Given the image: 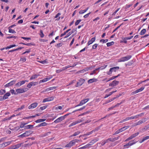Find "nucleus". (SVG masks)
Segmentation results:
<instances>
[{"mask_svg": "<svg viewBox=\"0 0 149 149\" xmlns=\"http://www.w3.org/2000/svg\"><path fill=\"white\" fill-rule=\"evenodd\" d=\"M132 57V56L128 55L126 56L120 58L119 61L120 62H124L128 61Z\"/></svg>", "mask_w": 149, "mask_h": 149, "instance_id": "1", "label": "nucleus"}, {"mask_svg": "<svg viewBox=\"0 0 149 149\" xmlns=\"http://www.w3.org/2000/svg\"><path fill=\"white\" fill-rule=\"evenodd\" d=\"M28 90L27 88H25L23 89L19 88L16 90V92H17V94L22 93L26 92Z\"/></svg>", "mask_w": 149, "mask_h": 149, "instance_id": "2", "label": "nucleus"}, {"mask_svg": "<svg viewBox=\"0 0 149 149\" xmlns=\"http://www.w3.org/2000/svg\"><path fill=\"white\" fill-rule=\"evenodd\" d=\"M96 141H95V140H92L91 142H90L91 143H92V144L88 143L83 147L79 148V149H84L85 148H87L89 146L91 145L92 144L95 143Z\"/></svg>", "mask_w": 149, "mask_h": 149, "instance_id": "3", "label": "nucleus"}, {"mask_svg": "<svg viewBox=\"0 0 149 149\" xmlns=\"http://www.w3.org/2000/svg\"><path fill=\"white\" fill-rule=\"evenodd\" d=\"M134 140H132L130 141L128 143L124 145V147L126 148H128L130 146H131L136 143Z\"/></svg>", "mask_w": 149, "mask_h": 149, "instance_id": "4", "label": "nucleus"}, {"mask_svg": "<svg viewBox=\"0 0 149 149\" xmlns=\"http://www.w3.org/2000/svg\"><path fill=\"white\" fill-rule=\"evenodd\" d=\"M31 134L29 131H26L24 133L18 136V137L23 138L24 137H26L29 136Z\"/></svg>", "mask_w": 149, "mask_h": 149, "instance_id": "5", "label": "nucleus"}, {"mask_svg": "<svg viewBox=\"0 0 149 149\" xmlns=\"http://www.w3.org/2000/svg\"><path fill=\"white\" fill-rule=\"evenodd\" d=\"M83 120H78L75 121L73 122L72 123H71L68 126L69 127H70L72 126L75 125L77 124L80 123L81 122H82Z\"/></svg>", "mask_w": 149, "mask_h": 149, "instance_id": "6", "label": "nucleus"}, {"mask_svg": "<svg viewBox=\"0 0 149 149\" xmlns=\"http://www.w3.org/2000/svg\"><path fill=\"white\" fill-rule=\"evenodd\" d=\"M16 81V80L14 79L10 81L9 83L5 85L4 86L5 87H7L11 86L15 83Z\"/></svg>", "mask_w": 149, "mask_h": 149, "instance_id": "7", "label": "nucleus"}, {"mask_svg": "<svg viewBox=\"0 0 149 149\" xmlns=\"http://www.w3.org/2000/svg\"><path fill=\"white\" fill-rule=\"evenodd\" d=\"M85 81V80L81 78L79 79V82L77 83L76 87H77L81 86L82 85Z\"/></svg>", "mask_w": 149, "mask_h": 149, "instance_id": "8", "label": "nucleus"}, {"mask_svg": "<svg viewBox=\"0 0 149 149\" xmlns=\"http://www.w3.org/2000/svg\"><path fill=\"white\" fill-rule=\"evenodd\" d=\"M119 83V81L116 80L113 81L111 83H109V86L114 87L118 85Z\"/></svg>", "mask_w": 149, "mask_h": 149, "instance_id": "9", "label": "nucleus"}, {"mask_svg": "<svg viewBox=\"0 0 149 149\" xmlns=\"http://www.w3.org/2000/svg\"><path fill=\"white\" fill-rule=\"evenodd\" d=\"M22 144H18L15 145H12L9 147L8 149H16L18 148L21 146Z\"/></svg>", "mask_w": 149, "mask_h": 149, "instance_id": "10", "label": "nucleus"}, {"mask_svg": "<svg viewBox=\"0 0 149 149\" xmlns=\"http://www.w3.org/2000/svg\"><path fill=\"white\" fill-rule=\"evenodd\" d=\"M144 88H145L144 87H141L139 89L137 90H136L135 91L132 92L131 93V94L132 95H134L139 92H141L144 90Z\"/></svg>", "mask_w": 149, "mask_h": 149, "instance_id": "11", "label": "nucleus"}, {"mask_svg": "<svg viewBox=\"0 0 149 149\" xmlns=\"http://www.w3.org/2000/svg\"><path fill=\"white\" fill-rule=\"evenodd\" d=\"M64 119V116H61L54 121V123H58Z\"/></svg>", "mask_w": 149, "mask_h": 149, "instance_id": "12", "label": "nucleus"}, {"mask_svg": "<svg viewBox=\"0 0 149 149\" xmlns=\"http://www.w3.org/2000/svg\"><path fill=\"white\" fill-rule=\"evenodd\" d=\"M38 103L37 102H35L31 104L28 107L29 109H32L36 108L38 105Z\"/></svg>", "mask_w": 149, "mask_h": 149, "instance_id": "13", "label": "nucleus"}, {"mask_svg": "<svg viewBox=\"0 0 149 149\" xmlns=\"http://www.w3.org/2000/svg\"><path fill=\"white\" fill-rule=\"evenodd\" d=\"M54 99V97H48L43 99L42 102L44 103L47 102H49L53 100Z\"/></svg>", "mask_w": 149, "mask_h": 149, "instance_id": "14", "label": "nucleus"}, {"mask_svg": "<svg viewBox=\"0 0 149 149\" xmlns=\"http://www.w3.org/2000/svg\"><path fill=\"white\" fill-rule=\"evenodd\" d=\"M74 145V143L72 140L65 146V147L70 148Z\"/></svg>", "mask_w": 149, "mask_h": 149, "instance_id": "15", "label": "nucleus"}, {"mask_svg": "<svg viewBox=\"0 0 149 149\" xmlns=\"http://www.w3.org/2000/svg\"><path fill=\"white\" fill-rule=\"evenodd\" d=\"M95 40V37H94L91 38V40H89L88 42L87 45H89L91 44H92Z\"/></svg>", "mask_w": 149, "mask_h": 149, "instance_id": "16", "label": "nucleus"}, {"mask_svg": "<svg viewBox=\"0 0 149 149\" xmlns=\"http://www.w3.org/2000/svg\"><path fill=\"white\" fill-rule=\"evenodd\" d=\"M10 94L9 92H7L4 95L3 97L4 100L7 99L8 98V97L10 95Z\"/></svg>", "mask_w": 149, "mask_h": 149, "instance_id": "17", "label": "nucleus"}, {"mask_svg": "<svg viewBox=\"0 0 149 149\" xmlns=\"http://www.w3.org/2000/svg\"><path fill=\"white\" fill-rule=\"evenodd\" d=\"M146 118H144L142 120H140L139 121L137 122L138 125H140L143 123L145 122L146 121Z\"/></svg>", "mask_w": 149, "mask_h": 149, "instance_id": "18", "label": "nucleus"}, {"mask_svg": "<svg viewBox=\"0 0 149 149\" xmlns=\"http://www.w3.org/2000/svg\"><path fill=\"white\" fill-rule=\"evenodd\" d=\"M51 79V78H45L42 80H40L39 81V83L40 84L42 82H46L47 81L49 80V79Z\"/></svg>", "mask_w": 149, "mask_h": 149, "instance_id": "19", "label": "nucleus"}, {"mask_svg": "<svg viewBox=\"0 0 149 149\" xmlns=\"http://www.w3.org/2000/svg\"><path fill=\"white\" fill-rule=\"evenodd\" d=\"M129 126H126L123 127H122V128L119 129V130H120V132H121L125 130L126 129H127L128 128H129Z\"/></svg>", "mask_w": 149, "mask_h": 149, "instance_id": "20", "label": "nucleus"}, {"mask_svg": "<svg viewBox=\"0 0 149 149\" xmlns=\"http://www.w3.org/2000/svg\"><path fill=\"white\" fill-rule=\"evenodd\" d=\"M97 81V79L95 78H93L91 79H89L88 81V83H92L96 81Z\"/></svg>", "mask_w": 149, "mask_h": 149, "instance_id": "21", "label": "nucleus"}, {"mask_svg": "<svg viewBox=\"0 0 149 149\" xmlns=\"http://www.w3.org/2000/svg\"><path fill=\"white\" fill-rule=\"evenodd\" d=\"M47 124L48 123L45 122H43L38 125L36 127H40L45 126L47 125Z\"/></svg>", "mask_w": 149, "mask_h": 149, "instance_id": "22", "label": "nucleus"}, {"mask_svg": "<svg viewBox=\"0 0 149 149\" xmlns=\"http://www.w3.org/2000/svg\"><path fill=\"white\" fill-rule=\"evenodd\" d=\"M39 76V74H35L33 75L31 77L30 80H31L33 79H35L37 78Z\"/></svg>", "mask_w": 149, "mask_h": 149, "instance_id": "23", "label": "nucleus"}, {"mask_svg": "<svg viewBox=\"0 0 149 149\" xmlns=\"http://www.w3.org/2000/svg\"><path fill=\"white\" fill-rule=\"evenodd\" d=\"M119 67L118 66L115 67L110 68V69L112 71V72H116L117 70H118Z\"/></svg>", "mask_w": 149, "mask_h": 149, "instance_id": "24", "label": "nucleus"}, {"mask_svg": "<svg viewBox=\"0 0 149 149\" xmlns=\"http://www.w3.org/2000/svg\"><path fill=\"white\" fill-rule=\"evenodd\" d=\"M122 40H121L120 41V42L121 43H126L127 42V38H122Z\"/></svg>", "mask_w": 149, "mask_h": 149, "instance_id": "25", "label": "nucleus"}, {"mask_svg": "<svg viewBox=\"0 0 149 149\" xmlns=\"http://www.w3.org/2000/svg\"><path fill=\"white\" fill-rule=\"evenodd\" d=\"M11 143V141H8L7 142H5L4 143H3L2 144V146H6L8 145H9Z\"/></svg>", "mask_w": 149, "mask_h": 149, "instance_id": "26", "label": "nucleus"}, {"mask_svg": "<svg viewBox=\"0 0 149 149\" xmlns=\"http://www.w3.org/2000/svg\"><path fill=\"white\" fill-rule=\"evenodd\" d=\"M117 91H113L111 92H110L109 94L106 95L105 96L104 98H107L110 96L113 93L116 92Z\"/></svg>", "mask_w": 149, "mask_h": 149, "instance_id": "27", "label": "nucleus"}, {"mask_svg": "<svg viewBox=\"0 0 149 149\" xmlns=\"http://www.w3.org/2000/svg\"><path fill=\"white\" fill-rule=\"evenodd\" d=\"M46 119H39L35 121V122L38 123H39L41 122H42L45 121L46 120Z\"/></svg>", "mask_w": 149, "mask_h": 149, "instance_id": "28", "label": "nucleus"}, {"mask_svg": "<svg viewBox=\"0 0 149 149\" xmlns=\"http://www.w3.org/2000/svg\"><path fill=\"white\" fill-rule=\"evenodd\" d=\"M88 9L89 8L88 7L85 10H81L79 11V13L80 14H83L85 13L88 10Z\"/></svg>", "mask_w": 149, "mask_h": 149, "instance_id": "29", "label": "nucleus"}, {"mask_svg": "<svg viewBox=\"0 0 149 149\" xmlns=\"http://www.w3.org/2000/svg\"><path fill=\"white\" fill-rule=\"evenodd\" d=\"M80 133V131H78L77 132L74 133L73 134L71 135L70 136V137H72V136H76L77 135H78Z\"/></svg>", "mask_w": 149, "mask_h": 149, "instance_id": "30", "label": "nucleus"}, {"mask_svg": "<svg viewBox=\"0 0 149 149\" xmlns=\"http://www.w3.org/2000/svg\"><path fill=\"white\" fill-rule=\"evenodd\" d=\"M85 104V103L84 101V100H82L81 101V102H80L79 104L76 105V106H75V107H77L79 106H81V105H83V104Z\"/></svg>", "mask_w": 149, "mask_h": 149, "instance_id": "31", "label": "nucleus"}, {"mask_svg": "<svg viewBox=\"0 0 149 149\" xmlns=\"http://www.w3.org/2000/svg\"><path fill=\"white\" fill-rule=\"evenodd\" d=\"M95 130H93L91 132H88L86 134H84V136H86L92 134L93 132H95Z\"/></svg>", "mask_w": 149, "mask_h": 149, "instance_id": "32", "label": "nucleus"}, {"mask_svg": "<svg viewBox=\"0 0 149 149\" xmlns=\"http://www.w3.org/2000/svg\"><path fill=\"white\" fill-rule=\"evenodd\" d=\"M70 30H71L70 29H69L67 30L66 31L64 32L63 33H62L61 35L60 36L61 37H62L63 36L65 35L66 34V33H68L69 31Z\"/></svg>", "mask_w": 149, "mask_h": 149, "instance_id": "33", "label": "nucleus"}, {"mask_svg": "<svg viewBox=\"0 0 149 149\" xmlns=\"http://www.w3.org/2000/svg\"><path fill=\"white\" fill-rule=\"evenodd\" d=\"M8 29L9 30L8 32L10 33H16L15 31L11 29V28H8Z\"/></svg>", "mask_w": 149, "mask_h": 149, "instance_id": "34", "label": "nucleus"}, {"mask_svg": "<svg viewBox=\"0 0 149 149\" xmlns=\"http://www.w3.org/2000/svg\"><path fill=\"white\" fill-rule=\"evenodd\" d=\"M57 87L56 86H53L52 87H49L48 88H47V91H49L50 90H54L57 88Z\"/></svg>", "mask_w": 149, "mask_h": 149, "instance_id": "35", "label": "nucleus"}, {"mask_svg": "<svg viewBox=\"0 0 149 149\" xmlns=\"http://www.w3.org/2000/svg\"><path fill=\"white\" fill-rule=\"evenodd\" d=\"M146 31V30L145 29H143L141 31L140 34L141 35H143L145 33Z\"/></svg>", "mask_w": 149, "mask_h": 149, "instance_id": "36", "label": "nucleus"}, {"mask_svg": "<svg viewBox=\"0 0 149 149\" xmlns=\"http://www.w3.org/2000/svg\"><path fill=\"white\" fill-rule=\"evenodd\" d=\"M114 44V42L112 41L110 42H108L107 43V47H109L110 46Z\"/></svg>", "mask_w": 149, "mask_h": 149, "instance_id": "37", "label": "nucleus"}, {"mask_svg": "<svg viewBox=\"0 0 149 149\" xmlns=\"http://www.w3.org/2000/svg\"><path fill=\"white\" fill-rule=\"evenodd\" d=\"M32 84V86H36L38 84V82L36 81H32L30 82Z\"/></svg>", "mask_w": 149, "mask_h": 149, "instance_id": "38", "label": "nucleus"}, {"mask_svg": "<svg viewBox=\"0 0 149 149\" xmlns=\"http://www.w3.org/2000/svg\"><path fill=\"white\" fill-rule=\"evenodd\" d=\"M16 46V45H9V46H7L6 47V49H10L12 47H15Z\"/></svg>", "mask_w": 149, "mask_h": 149, "instance_id": "39", "label": "nucleus"}, {"mask_svg": "<svg viewBox=\"0 0 149 149\" xmlns=\"http://www.w3.org/2000/svg\"><path fill=\"white\" fill-rule=\"evenodd\" d=\"M108 41V39L104 40L103 39L100 40V42H102L103 43H105Z\"/></svg>", "mask_w": 149, "mask_h": 149, "instance_id": "40", "label": "nucleus"}, {"mask_svg": "<svg viewBox=\"0 0 149 149\" xmlns=\"http://www.w3.org/2000/svg\"><path fill=\"white\" fill-rule=\"evenodd\" d=\"M6 93L5 90L1 89L0 91V95H3Z\"/></svg>", "mask_w": 149, "mask_h": 149, "instance_id": "41", "label": "nucleus"}, {"mask_svg": "<svg viewBox=\"0 0 149 149\" xmlns=\"http://www.w3.org/2000/svg\"><path fill=\"white\" fill-rule=\"evenodd\" d=\"M29 123V122H28L27 123H22L20 125V127L21 128H23L24 126L25 125H26L28 123Z\"/></svg>", "mask_w": 149, "mask_h": 149, "instance_id": "42", "label": "nucleus"}, {"mask_svg": "<svg viewBox=\"0 0 149 149\" xmlns=\"http://www.w3.org/2000/svg\"><path fill=\"white\" fill-rule=\"evenodd\" d=\"M40 62L41 63L43 64L47 63V59H46L45 60L41 61H40Z\"/></svg>", "mask_w": 149, "mask_h": 149, "instance_id": "43", "label": "nucleus"}, {"mask_svg": "<svg viewBox=\"0 0 149 149\" xmlns=\"http://www.w3.org/2000/svg\"><path fill=\"white\" fill-rule=\"evenodd\" d=\"M81 19H79L77 20L75 23V26L79 24V23L81 22Z\"/></svg>", "mask_w": 149, "mask_h": 149, "instance_id": "44", "label": "nucleus"}, {"mask_svg": "<svg viewBox=\"0 0 149 149\" xmlns=\"http://www.w3.org/2000/svg\"><path fill=\"white\" fill-rule=\"evenodd\" d=\"M40 37L41 38L43 37L44 36V34H43L42 31L41 30H40Z\"/></svg>", "mask_w": 149, "mask_h": 149, "instance_id": "45", "label": "nucleus"}, {"mask_svg": "<svg viewBox=\"0 0 149 149\" xmlns=\"http://www.w3.org/2000/svg\"><path fill=\"white\" fill-rule=\"evenodd\" d=\"M98 44H95L93 45L92 46V49H95L96 48L97 46H98Z\"/></svg>", "mask_w": 149, "mask_h": 149, "instance_id": "46", "label": "nucleus"}, {"mask_svg": "<svg viewBox=\"0 0 149 149\" xmlns=\"http://www.w3.org/2000/svg\"><path fill=\"white\" fill-rule=\"evenodd\" d=\"M51 133V132H46L43 135V136H45L49 135Z\"/></svg>", "mask_w": 149, "mask_h": 149, "instance_id": "47", "label": "nucleus"}, {"mask_svg": "<svg viewBox=\"0 0 149 149\" xmlns=\"http://www.w3.org/2000/svg\"><path fill=\"white\" fill-rule=\"evenodd\" d=\"M21 38L27 41L28 40H30L31 39V38H26L22 37Z\"/></svg>", "mask_w": 149, "mask_h": 149, "instance_id": "48", "label": "nucleus"}, {"mask_svg": "<svg viewBox=\"0 0 149 149\" xmlns=\"http://www.w3.org/2000/svg\"><path fill=\"white\" fill-rule=\"evenodd\" d=\"M62 46V43H59L57 44L56 45H55V46L57 48L61 47Z\"/></svg>", "mask_w": 149, "mask_h": 149, "instance_id": "49", "label": "nucleus"}, {"mask_svg": "<svg viewBox=\"0 0 149 149\" xmlns=\"http://www.w3.org/2000/svg\"><path fill=\"white\" fill-rule=\"evenodd\" d=\"M24 105H22L20 107L18 108L17 110H16V111H19V110H21L23 108H24Z\"/></svg>", "mask_w": 149, "mask_h": 149, "instance_id": "50", "label": "nucleus"}, {"mask_svg": "<svg viewBox=\"0 0 149 149\" xmlns=\"http://www.w3.org/2000/svg\"><path fill=\"white\" fill-rule=\"evenodd\" d=\"M122 24H121L119 26L116 27L114 30H113L112 32V33H113L114 32H115L117 29H118L122 25Z\"/></svg>", "mask_w": 149, "mask_h": 149, "instance_id": "51", "label": "nucleus"}, {"mask_svg": "<svg viewBox=\"0 0 149 149\" xmlns=\"http://www.w3.org/2000/svg\"><path fill=\"white\" fill-rule=\"evenodd\" d=\"M139 132H137L136 133H135L132 134V135L134 138L136 137V136H138L139 135Z\"/></svg>", "mask_w": 149, "mask_h": 149, "instance_id": "52", "label": "nucleus"}, {"mask_svg": "<svg viewBox=\"0 0 149 149\" xmlns=\"http://www.w3.org/2000/svg\"><path fill=\"white\" fill-rule=\"evenodd\" d=\"M10 92L12 94H17V93H16L15 92V90L13 89H12L10 90Z\"/></svg>", "mask_w": 149, "mask_h": 149, "instance_id": "53", "label": "nucleus"}, {"mask_svg": "<svg viewBox=\"0 0 149 149\" xmlns=\"http://www.w3.org/2000/svg\"><path fill=\"white\" fill-rule=\"evenodd\" d=\"M47 106H43L41 107H40V109L41 110H43L46 109L47 108Z\"/></svg>", "mask_w": 149, "mask_h": 149, "instance_id": "54", "label": "nucleus"}, {"mask_svg": "<svg viewBox=\"0 0 149 149\" xmlns=\"http://www.w3.org/2000/svg\"><path fill=\"white\" fill-rule=\"evenodd\" d=\"M91 12H90L89 13L85 15L84 16V18H87L88 16H89V15H90V14H91Z\"/></svg>", "mask_w": 149, "mask_h": 149, "instance_id": "55", "label": "nucleus"}, {"mask_svg": "<svg viewBox=\"0 0 149 149\" xmlns=\"http://www.w3.org/2000/svg\"><path fill=\"white\" fill-rule=\"evenodd\" d=\"M120 8H118L117 10L116 11H115L112 14V15H115V14H116V13H117V12L119 10Z\"/></svg>", "mask_w": 149, "mask_h": 149, "instance_id": "56", "label": "nucleus"}, {"mask_svg": "<svg viewBox=\"0 0 149 149\" xmlns=\"http://www.w3.org/2000/svg\"><path fill=\"white\" fill-rule=\"evenodd\" d=\"M125 119L126 121L128 120H130L132 119V116L127 117L126 118H125Z\"/></svg>", "mask_w": 149, "mask_h": 149, "instance_id": "57", "label": "nucleus"}, {"mask_svg": "<svg viewBox=\"0 0 149 149\" xmlns=\"http://www.w3.org/2000/svg\"><path fill=\"white\" fill-rule=\"evenodd\" d=\"M33 126L32 125H29L25 126L26 128L27 129L30 128L31 127H32Z\"/></svg>", "mask_w": 149, "mask_h": 149, "instance_id": "58", "label": "nucleus"}, {"mask_svg": "<svg viewBox=\"0 0 149 149\" xmlns=\"http://www.w3.org/2000/svg\"><path fill=\"white\" fill-rule=\"evenodd\" d=\"M32 86V84H31L30 82L27 85V87L29 88H30Z\"/></svg>", "mask_w": 149, "mask_h": 149, "instance_id": "59", "label": "nucleus"}, {"mask_svg": "<svg viewBox=\"0 0 149 149\" xmlns=\"http://www.w3.org/2000/svg\"><path fill=\"white\" fill-rule=\"evenodd\" d=\"M73 142L74 143V144L76 143H78L79 142V141L77 139H75L72 140Z\"/></svg>", "mask_w": 149, "mask_h": 149, "instance_id": "60", "label": "nucleus"}, {"mask_svg": "<svg viewBox=\"0 0 149 149\" xmlns=\"http://www.w3.org/2000/svg\"><path fill=\"white\" fill-rule=\"evenodd\" d=\"M6 139V137L2 138L0 139V143L2 142L3 141H4Z\"/></svg>", "mask_w": 149, "mask_h": 149, "instance_id": "61", "label": "nucleus"}, {"mask_svg": "<svg viewBox=\"0 0 149 149\" xmlns=\"http://www.w3.org/2000/svg\"><path fill=\"white\" fill-rule=\"evenodd\" d=\"M85 72V70H84V69L83 70H80V71H79L78 72H77V73H84Z\"/></svg>", "mask_w": 149, "mask_h": 149, "instance_id": "62", "label": "nucleus"}, {"mask_svg": "<svg viewBox=\"0 0 149 149\" xmlns=\"http://www.w3.org/2000/svg\"><path fill=\"white\" fill-rule=\"evenodd\" d=\"M143 114L144 113H142L139 114L137 115V116L138 118L139 117H141Z\"/></svg>", "mask_w": 149, "mask_h": 149, "instance_id": "63", "label": "nucleus"}, {"mask_svg": "<svg viewBox=\"0 0 149 149\" xmlns=\"http://www.w3.org/2000/svg\"><path fill=\"white\" fill-rule=\"evenodd\" d=\"M26 59L25 58H21L20 59V61L23 62H25L26 61Z\"/></svg>", "mask_w": 149, "mask_h": 149, "instance_id": "64", "label": "nucleus"}]
</instances>
